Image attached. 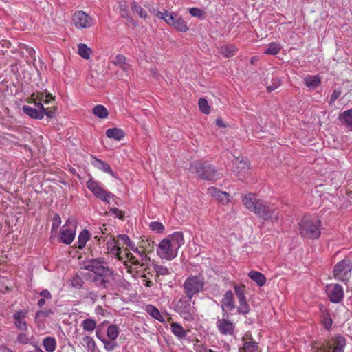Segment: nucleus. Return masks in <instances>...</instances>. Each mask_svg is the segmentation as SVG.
<instances>
[{
    "label": "nucleus",
    "instance_id": "obj_1",
    "mask_svg": "<svg viewBox=\"0 0 352 352\" xmlns=\"http://www.w3.org/2000/svg\"><path fill=\"white\" fill-rule=\"evenodd\" d=\"M189 170L201 179L207 181L215 182L221 177L215 166L207 162H194L190 165Z\"/></svg>",
    "mask_w": 352,
    "mask_h": 352
},
{
    "label": "nucleus",
    "instance_id": "obj_2",
    "mask_svg": "<svg viewBox=\"0 0 352 352\" xmlns=\"http://www.w3.org/2000/svg\"><path fill=\"white\" fill-rule=\"evenodd\" d=\"M299 232L302 237L309 239H318L320 236V221L303 217L298 223Z\"/></svg>",
    "mask_w": 352,
    "mask_h": 352
},
{
    "label": "nucleus",
    "instance_id": "obj_3",
    "mask_svg": "<svg viewBox=\"0 0 352 352\" xmlns=\"http://www.w3.org/2000/svg\"><path fill=\"white\" fill-rule=\"evenodd\" d=\"M254 212L265 221L277 222L279 219V213L277 208L263 200L257 204L256 209Z\"/></svg>",
    "mask_w": 352,
    "mask_h": 352
},
{
    "label": "nucleus",
    "instance_id": "obj_4",
    "mask_svg": "<svg viewBox=\"0 0 352 352\" xmlns=\"http://www.w3.org/2000/svg\"><path fill=\"white\" fill-rule=\"evenodd\" d=\"M156 16L160 19H163L169 25H173L177 30L186 32L188 30L186 23L182 17L175 12H168L167 10L164 12L158 11Z\"/></svg>",
    "mask_w": 352,
    "mask_h": 352
},
{
    "label": "nucleus",
    "instance_id": "obj_5",
    "mask_svg": "<svg viewBox=\"0 0 352 352\" xmlns=\"http://www.w3.org/2000/svg\"><path fill=\"white\" fill-rule=\"evenodd\" d=\"M104 258H97L91 259L84 265V269L95 274V276H100L105 278H109L113 276V272L107 266Z\"/></svg>",
    "mask_w": 352,
    "mask_h": 352
},
{
    "label": "nucleus",
    "instance_id": "obj_6",
    "mask_svg": "<svg viewBox=\"0 0 352 352\" xmlns=\"http://www.w3.org/2000/svg\"><path fill=\"white\" fill-rule=\"evenodd\" d=\"M204 286V279L201 276H190L184 283V292L186 297L192 299V297L199 294Z\"/></svg>",
    "mask_w": 352,
    "mask_h": 352
},
{
    "label": "nucleus",
    "instance_id": "obj_7",
    "mask_svg": "<svg viewBox=\"0 0 352 352\" xmlns=\"http://www.w3.org/2000/svg\"><path fill=\"white\" fill-rule=\"evenodd\" d=\"M191 299L184 297L180 298L175 306V310L179 316L187 321H192L195 309L191 306Z\"/></svg>",
    "mask_w": 352,
    "mask_h": 352
},
{
    "label": "nucleus",
    "instance_id": "obj_8",
    "mask_svg": "<svg viewBox=\"0 0 352 352\" xmlns=\"http://www.w3.org/2000/svg\"><path fill=\"white\" fill-rule=\"evenodd\" d=\"M346 340L342 336H337L331 342H324L318 347L320 352H343Z\"/></svg>",
    "mask_w": 352,
    "mask_h": 352
},
{
    "label": "nucleus",
    "instance_id": "obj_9",
    "mask_svg": "<svg viewBox=\"0 0 352 352\" xmlns=\"http://www.w3.org/2000/svg\"><path fill=\"white\" fill-rule=\"evenodd\" d=\"M157 254L162 258L172 260L177 255V248L173 245L169 238L164 239L158 245Z\"/></svg>",
    "mask_w": 352,
    "mask_h": 352
},
{
    "label": "nucleus",
    "instance_id": "obj_10",
    "mask_svg": "<svg viewBox=\"0 0 352 352\" xmlns=\"http://www.w3.org/2000/svg\"><path fill=\"white\" fill-rule=\"evenodd\" d=\"M87 187L96 197L108 204L109 203L110 198L113 197L112 193L102 188L99 184L94 180L89 179L87 182Z\"/></svg>",
    "mask_w": 352,
    "mask_h": 352
},
{
    "label": "nucleus",
    "instance_id": "obj_11",
    "mask_svg": "<svg viewBox=\"0 0 352 352\" xmlns=\"http://www.w3.org/2000/svg\"><path fill=\"white\" fill-rule=\"evenodd\" d=\"M351 271V263L349 261L342 260L338 263L333 270L335 278L342 281L348 279Z\"/></svg>",
    "mask_w": 352,
    "mask_h": 352
},
{
    "label": "nucleus",
    "instance_id": "obj_12",
    "mask_svg": "<svg viewBox=\"0 0 352 352\" xmlns=\"http://www.w3.org/2000/svg\"><path fill=\"white\" fill-rule=\"evenodd\" d=\"M74 22L77 28H87L92 25L91 18L83 11H77L74 15Z\"/></svg>",
    "mask_w": 352,
    "mask_h": 352
},
{
    "label": "nucleus",
    "instance_id": "obj_13",
    "mask_svg": "<svg viewBox=\"0 0 352 352\" xmlns=\"http://www.w3.org/2000/svg\"><path fill=\"white\" fill-rule=\"evenodd\" d=\"M327 292L329 300L333 302H339L343 298L344 292L342 287L338 284L327 285Z\"/></svg>",
    "mask_w": 352,
    "mask_h": 352
},
{
    "label": "nucleus",
    "instance_id": "obj_14",
    "mask_svg": "<svg viewBox=\"0 0 352 352\" xmlns=\"http://www.w3.org/2000/svg\"><path fill=\"white\" fill-rule=\"evenodd\" d=\"M75 237V225L72 228H68L67 223L65 224L60 230V241L65 244H70Z\"/></svg>",
    "mask_w": 352,
    "mask_h": 352
},
{
    "label": "nucleus",
    "instance_id": "obj_15",
    "mask_svg": "<svg viewBox=\"0 0 352 352\" xmlns=\"http://www.w3.org/2000/svg\"><path fill=\"white\" fill-rule=\"evenodd\" d=\"M221 308L223 312V316H228V313L226 312L225 308L228 309V310L231 311L233 310L235 308V303L234 300V294L231 290L227 291L221 301Z\"/></svg>",
    "mask_w": 352,
    "mask_h": 352
},
{
    "label": "nucleus",
    "instance_id": "obj_16",
    "mask_svg": "<svg viewBox=\"0 0 352 352\" xmlns=\"http://www.w3.org/2000/svg\"><path fill=\"white\" fill-rule=\"evenodd\" d=\"M208 192L210 196L215 199V200L221 202L223 204L229 202L230 195L224 191H221L215 187H210L208 189Z\"/></svg>",
    "mask_w": 352,
    "mask_h": 352
},
{
    "label": "nucleus",
    "instance_id": "obj_17",
    "mask_svg": "<svg viewBox=\"0 0 352 352\" xmlns=\"http://www.w3.org/2000/svg\"><path fill=\"white\" fill-rule=\"evenodd\" d=\"M217 327L223 335H232L234 333V324L226 318L219 319L217 322Z\"/></svg>",
    "mask_w": 352,
    "mask_h": 352
},
{
    "label": "nucleus",
    "instance_id": "obj_18",
    "mask_svg": "<svg viewBox=\"0 0 352 352\" xmlns=\"http://www.w3.org/2000/svg\"><path fill=\"white\" fill-rule=\"evenodd\" d=\"M242 201L247 209L254 212L255 209H256L257 204L261 202V200L254 198L252 194H248L242 197Z\"/></svg>",
    "mask_w": 352,
    "mask_h": 352
},
{
    "label": "nucleus",
    "instance_id": "obj_19",
    "mask_svg": "<svg viewBox=\"0 0 352 352\" xmlns=\"http://www.w3.org/2000/svg\"><path fill=\"white\" fill-rule=\"evenodd\" d=\"M338 120L349 131H352V109L341 113L338 116Z\"/></svg>",
    "mask_w": 352,
    "mask_h": 352
},
{
    "label": "nucleus",
    "instance_id": "obj_20",
    "mask_svg": "<svg viewBox=\"0 0 352 352\" xmlns=\"http://www.w3.org/2000/svg\"><path fill=\"white\" fill-rule=\"evenodd\" d=\"M30 99L32 100H38L45 104H50L54 100V98L50 93L45 94L44 92H36L32 94Z\"/></svg>",
    "mask_w": 352,
    "mask_h": 352
},
{
    "label": "nucleus",
    "instance_id": "obj_21",
    "mask_svg": "<svg viewBox=\"0 0 352 352\" xmlns=\"http://www.w3.org/2000/svg\"><path fill=\"white\" fill-rule=\"evenodd\" d=\"M30 99L32 100H38L45 104H50L54 100V98L50 93L45 94L44 92H36L32 94Z\"/></svg>",
    "mask_w": 352,
    "mask_h": 352
},
{
    "label": "nucleus",
    "instance_id": "obj_22",
    "mask_svg": "<svg viewBox=\"0 0 352 352\" xmlns=\"http://www.w3.org/2000/svg\"><path fill=\"white\" fill-rule=\"evenodd\" d=\"M91 164L97 168L105 173H109L113 177H116L115 173L112 170L111 166L107 163L102 161L101 160L94 157V160L92 161Z\"/></svg>",
    "mask_w": 352,
    "mask_h": 352
},
{
    "label": "nucleus",
    "instance_id": "obj_23",
    "mask_svg": "<svg viewBox=\"0 0 352 352\" xmlns=\"http://www.w3.org/2000/svg\"><path fill=\"white\" fill-rule=\"evenodd\" d=\"M23 112L28 116L34 119H42L44 116L43 111L40 109L25 105L23 107Z\"/></svg>",
    "mask_w": 352,
    "mask_h": 352
},
{
    "label": "nucleus",
    "instance_id": "obj_24",
    "mask_svg": "<svg viewBox=\"0 0 352 352\" xmlns=\"http://www.w3.org/2000/svg\"><path fill=\"white\" fill-rule=\"evenodd\" d=\"M168 238L170 239L173 245L177 248V250L184 243V235L182 232H175L169 235Z\"/></svg>",
    "mask_w": 352,
    "mask_h": 352
},
{
    "label": "nucleus",
    "instance_id": "obj_25",
    "mask_svg": "<svg viewBox=\"0 0 352 352\" xmlns=\"http://www.w3.org/2000/svg\"><path fill=\"white\" fill-rule=\"evenodd\" d=\"M304 82L307 87L314 89L320 85L321 80L318 75L307 76L304 78Z\"/></svg>",
    "mask_w": 352,
    "mask_h": 352
},
{
    "label": "nucleus",
    "instance_id": "obj_26",
    "mask_svg": "<svg viewBox=\"0 0 352 352\" xmlns=\"http://www.w3.org/2000/svg\"><path fill=\"white\" fill-rule=\"evenodd\" d=\"M248 276L252 280L256 283V284L261 287L265 284L266 278L262 273L256 271H250L248 274Z\"/></svg>",
    "mask_w": 352,
    "mask_h": 352
},
{
    "label": "nucleus",
    "instance_id": "obj_27",
    "mask_svg": "<svg viewBox=\"0 0 352 352\" xmlns=\"http://www.w3.org/2000/svg\"><path fill=\"white\" fill-rule=\"evenodd\" d=\"M106 135L109 138L120 141L124 137V131L118 128L109 129L106 131Z\"/></svg>",
    "mask_w": 352,
    "mask_h": 352
},
{
    "label": "nucleus",
    "instance_id": "obj_28",
    "mask_svg": "<svg viewBox=\"0 0 352 352\" xmlns=\"http://www.w3.org/2000/svg\"><path fill=\"white\" fill-rule=\"evenodd\" d=\"M170 328L172 333L180 339L184 338L186 336V331L182 327V325L177 322H172L170 324Z\"/></svg>",
    "mask_w": 352,
    "mask_h": 352
},
{
    "label": "nucleus",
    "instance_id": "obj_29",
    "mask_svg": "<svg viewBox=\"0 0 352 352\" xmlns=\"http://www.w3.org/2000/svg\"><path fill=\"white\" fill-rule=\"evenodd\" d=\"M236 170L239 174L245 175L249 170L250 163L248 160H238L235 161Z\"/></svg>",
    "mask_w": 352,
    "mask_h": 352
},
{
    "label": "nucleus",
    "instance_id": "obj_30",
    "mask_svg": "<svg viewBox=\"0 0 352 352\" xmlns=\"http://www.w3.org/2000/svg\"><path fill=\"white\" fill-rule=\"evenodd\" d=\"M146 311L147 313L152 316L153 318L161 322H164V320L162 316L161 315L160 311L153 305H148L146 308Z\"/></svg>",
    "mask_w": 352,
    "mask_h": 352
},
{
    "label": "nucleus",
    "instance_id": "obj_31",
    "mask_svg": "<svg viewBox=\"0 0 352 352\" xmlns=\"http://www.w3.org/2000/svg\"><path fill=\"white\" fill-rule=\"evenodd\" d=\"M43 345L47 352H54L56 349V342L52 337H47L43 341Z\"/></svg>",
    "mask_w": 352,
    "mask_h": 352
},
{
    "label": "nucleus",
    "instance_id": "obj_32",
    "mask_svg": "<svg viewBox=\"0 0 352 352\" xmlns=\"http://www.w3.org/2000/svg\"><path fill=\"white\" fill-rule=\"evenodd\" d=\"M89 239V231L87 230H83L78 236V248L79 249H83Z\"/></svg>",
    "mask_w": 352,
    "mask_h": 352
},
{
    "label": "nucleus",
    "instance_id": "obj_33",
    "mask_svg": "<svg viewBox=\"0 0 352 352\" xmlns=\"http://www.w3.org/2000/svg\"><path fill=\"white\" fill-rule=\"evenodd\" d=\"M93 113L100 118H106L108 116V111L107 109L101 104L96 105L93 109Z\"/></svg>",
    "mask_w": 352,
    "mask_h": 352
},
{
    "label": "nucleus",
    "instance_id": "obj_34",
    "mask_svg": "<svg viewBox=\"0 0 352 352\" xmlns=\"http://www.w3.org/2000/svg\"><path fill=\"white\" fill-rule=\"evenodd\" d=\"M78 54L85 59H89L90 58V54L91 53V48L88 47L87 45L84 43H80L78 46Z\"/></svg>",
    "mask_w": 352,
    "mask_h": 352
},
{
    "label": "nucleus",
    "instance_id": "obj_35",
    "mask_svg": "<svg viewBox=\"0 0 352 352\" xmlns=\"http://www.w3.org/2000/svg\"><path fill=\"white\" fill-rule=\"evenodd\" d=\"M131 10L142 19H146L148 17L146 11L135 1H133L131 3Z\"/></svg>",
    "mask_w": 352,
    "mask_h": 352
},
{
    "label": "nucleus",
    "instance_id": "obj_36",
    "mask_svg": "<svg viewBox=\"0 0 352 352\" xmlns=\"http://www.w3.org/2000/svg\"><path fill=\"white\" fill-rule=\"evenodd\" d=\"M107 336L110 340H116L119 336V329L116 324H111L107 329Z\"/></svg>",
    "mask_w": 352,
    "mask_h": 352
},
{
    "label": "nucleus",
    "instance_id": "obj_37",
    "mask_svg": "<svg viewBox=\"0 0 352 352\" xmlns=\"http://www.w3.org/2000/svg\"><path fill=\"white\" fill-rule=\"evenodd\" d=\"M82 327L85 331L91 332L96 327V322L91 318H87L82 321Z\"/></svg>",
    "mask_w": 352,
    "mask_h": 352
},
{
    "label": "nucleus",
    "instance_id": "obj_38",
    "mask_svg": "<svg viewBox=\"0 0 352 352\" xmlns=\"http://www.w3.org/2000/svg\"><path fill=\"white\" fill-rule=\"evenodd\" d=\"M244 352H259L257 342L255 341L245 342L243 346Z\"/></svg>",
    "mask_w": 352,
    "mask_h": 352
},
{
    "label": "nucleus",
    "instance_id": "obj_39",
    "mask_svg": "<svg viewBox=\"0 0 352 352\" xmlns=\"http://www.w3.org/2000/svg\"><path fill=\"white\" fill-rule=\"evenodd\" d=\"M92 281L96 283L98 286L103 288H107L110 283L109 278H105L100 276H94Z\"/></svg>",
    "mask_w": 352,
    "mask_h": 352
},
{
    "label": "nucleus",
    "instance_id": "obj_40",
    "mask_svg": "<svg viewBox=\"0 0 352 352\" xmlns=\"http://www.w3.org/2000/svg\"><path fill=\"white\" fill-rule=\"evenodd\" d=\"M234 292L237 296V298L239 301H243V300H245V286L243 285H234Z\"/></svg>",
    "mask_w": 352,
    "mask_h": 352
},
{
    "label": "nucleus",
    "instance_id": "obj_41",
    "mask_svg": "<svg viewBox=\"0 0 352 352\" xmlns=\"http://www.w3.org/2000/svg\"><path fill=\"white\" fill-rule=\"evenodd\" d=\"M127 261H125L124 265L128 267L127 263L129 262L134 265L143 266L144 263H141L136 257L131 252L124 253Z\"/></svg>",
    "mask_w": 352,
    "mask_h": 352
},
{
    "label": "nucleus",
    "instance_id": "obj_42",
    "mask_svg": "<svg viewBox=\"0 0 352 352\" xmlns=\"http://www.w3.org/2000/svg\"><path fill=\"white\" fill-rule=\"evenodd\" d=\"M54 311L50 308H45L41 310L38 311L36 313V319H39L41 318L50 317L54 315Z\"/></svg>",
    "mask_w": 352,
    "mask_h": 352
},
{
    "label": "nucleus",
    "instance_id": "obj_43",
    "mask_svg": "<svg viewBox=\"0 0 352 352\" xmlns=\"http://www.w3.org/2000/svg\"><path fill=\"white\" fill-rule=\"evenodd\" d=\"M199 107L200 111L205 113V114H209L210 112V107L208 105V102L204 98H201L199 100Z\"/></svg>",
    "mask_w": 352,
    "mask_h": 352
},
{
    "label": "nucleus",
    "instance_id": "obj_44",
    "mask_svg": "<svg viewBox=\"0 0 352 352\" xmlns=\"http://www.w3.org/2000/svg\"><path fill=\"white\" fill-rule=\"evenodd\" d=\"M102 343L104 344V348L107 351H113L118 346L116 340H107L106 338L104 340H102Z\"/></svg>",
    "mask_w": 352,
    "mask_h": 352
},
{
    "label": "nucleus",
    "instance_id": "obj_45",
    "mask_svg": "<svg viewBox=\"0 0 352 352\" xmlns=\"http://www.w3.org/2000/svg\"><path fill=\"white\" fill-rule=\"evenodd\" d=\"M239 306L237 308V312L239 314L245 315L250 311V306L245 300L239 301Z\"/></svg>",
    "mask_w": 352,
    "mask_h": 352
},
{
    "label": "nucleus",
    "instance_id": "obj_46",
    "mask_svg": "<svg viewBox=\"0 0 352 352\" xmlns=\"http://www.w3.org/2000/svg\"><path fill=\"white\" fill-rule=\"evenodd\" d=\"M265 84L267 85V89L268 92H272V91L276 89L280 85V80L278 78H272L271 79V83L269 84L267 81H265Z\"/></svg>",
    "mask_w": 352,
    "mask_h": 352
},
{
    "label": "nucleus",
    "instance_id": "obj_47",
    "mask_svg": "<svg viewBox=\"0 0 352 352\" xmlns=\"http://www.w3.org/2000/svg\"><path fill=\"white\" fill-rule=\"evenodd\" d=\"M280 50V47L278 44L275 43H272L265 50L264 53L267 54L276 55L279 52Z\"/></svg>",
    "mask_w": 352,
    "mask_h": 352
},
{
    "label": "nucleus",
    "instance_id": "obj_48",
    "mask_svg": "<svg viewBox=\"0 0 352 352\" xmlns=\"http://www.w3.org/2000/svg\"><path fill=\"white\" fill-rule=\"evenodd\" d=\"M153 268L156 272V276L159 277L160 276H164L166 274H170V272L169 269H168L166 267L160 265H155L153 266Z\"/></svg>",
    "mask_w": 352,
    "mask_h": 352
},
{
    "label": "nucleus",
    "instance_id": "obj_49",
    "mask_svg": "<svg viewBox=\"0 0 352 352\" xmlns=\"http://www.w3.org/2000/svg\"><path fill=\"white\" fill-rule=\"evenodd\" d=\"M111 245H112V249L111 250L112 251H114L116 250V254L118 255V256L119 257L120 259H122L123 258V256L121 255L122 254V250H121V248L120 247V243L118 241H116L114 238H112V236H111Z\"/></svg>",
    "mask_w": 352,
    "mask_h": 352
},
{
    "label": "nucleus",
    "instance_id": "obj_50",
    "mask_svg": "<svg viewBox=\"0 0 352 352\" xmlns=\"http://www.w3.org/2000/svg\"><path fill=\"white\" fill-rule=\"evenodd\" d=\"M83 342L86 344L88 351L93 352L96 348V343L92 337L86 336L83 338Z\"/></svg>",
    "mask_w": 352,
    "mask_h": 352
},
{
    "label": "nucleus",
    "instance_id": "obj_51",
    "mask_svg": "<svg viewBox=\"0 0 352 352\" xmlns=\"http://www.w3.org/2000/svg\"><path fill=\"white\" fill-rule=\"evenodd\" d=\"M235 48L233 46H223L221 49V54L227 58L233 56L235 53Z\"/></svg>",
    "mask_w": 352,
    "mask_h": 352
},
{
    "label": "nucleus",
    "instance_id": "obj_52",
    "mask_svg": "<svg viewBox=\"0 0 352 352\" xmlns=\"http://www.w3.org/2000/svg\"><path fill=\"white\" fill-rule=\"evenodd\" d=\"M119 8L122 17L127 19L131 23L133 24V25H136L135 22L133 20L131 17L129 16L128 10L126 9V6L120 4Z\"/></svg>",
    "mask_w": 352,
    "mask_h": 352
},
{
    "label": "nucleus",
    "instance_id": "obj_53",
    "mask_svg": "<svg viewBox=\"0 0 352 352\" xmlns=\"http://www.w3.org/2000/svg\"><path fill=\"white\" fill-rule=\"evenodd\" d=\"M150 228L157 233H162L164 230L163 224L158 221H153L150 223Z\"/></svg>",
    "mask_w": 352,
    "mask_h": 352
},
{
    "label": "nucleus",
    "instance_id": "obj_54",
    "mask_svg": "<svg viewBox=\"0 0 352 352\" xmlns=\"http://www.w3.org/2000/svg\"><path fill=\"white\" fill-rule=\"evenodd\" d=\"M189 12L192 16L198 17L199 19H204L205 16L204 10L199 8H192L189 10Z\"/></svg>",
    "mask_w": 352,
    "mask_h": 352
},
{
    "label": "nucleus",
    "instance_id": "obj_55",
    "mask_svg": "<svg viewBox=\"0 0 352 352\" xmlns=\"http://www.w3.org/2000/svg\"><path fill=\"white\" fill-rule=\"evenodd\" d=\"M142 247L144 248V252H151L153 251L154 248V241L146 240H142Z\"/></svg>",
    "mask_w": 352,
    "mask_h": 352
},
{
    "label": "nucleus",
    "instance_id": "obj_56",
    "mask_svg": "<svg viewBox=\"0 0 352 352\" xmlns=\"http://www.w3.org/2000/svg\"><path fill=\"white\" fill-rule=\"evenodd\" d=\"M109 212L114 214L116 217H118L120 220H124V213L122 210H119L117 208H111L109 210Z\"/></svg>",
    "mask_w": 352,
    "mask_h": 352
},
{
    "label": "nucleus",
    "instance_id": "obj_57",
    "mask_svg": "<svg viewBox=\"0 0 352 352\" xmlns=\"http://www.w3.org/2000/svg\"><path fill=\"white\" fill-rule=\"evenodd\" d=\"M322 323L326 329H329L332 325V320L329 314H326L323 317Z\"/></svg>",
    "mask_w": 352,
    "mask_h": 352
},
{
    "label": "nucleus",
    "instance_id": "obj_58",
    "mask_svg": "<svg viewBox=\"0 0 352 352\" xmlns=\"http://www.w3.org/2000/svg\"><path fill=\"white\" fill-rule=\"evenodd\" d=\"M15 325L18 329L21 330L26 331L28 329L27 323L24 320V319H19V320H15Z\"/></svg>",
    "mask_w": 352,
    "mask_h": 352
},
{
    "label": "nucleus",
    "instance_id": "obj_59",
    "mask_svg": "<svg viewBox=\"0 0 352 352\" xmlns=\"http://www.w3.org/2000/svg\"><path fill=\"white\" fill-rule=\"evenodd\" d=\"M27 314H28V312L26 311H23V310L16 311L14 313L13 318L15 320H19V319H24L25 318H26Z\"/></svg>",
    "mask_w": 352,
    "mask_h": 352
},
{
    "label": "nucleus",
    "instance_id": "obj_60",
    "mask_svg": "<svg viewBox=\"0 0 352 352\" xmlns=\"http://www.w3.org/2000/svg\"><path fill=\"white\" fill-rule=\"evenodd\" d=\"M341 93L342 92L340 89H335L331 96L329 104H333L335 102V101L340 97V96L341 95Z\"/></svg>",
    "mask_w": 352,
    "mask_h": 352
},
{
    "label": "nucleus",
    "instance_id": "obj_61",
    "mask_svg": "<svg viewBox=\"0 0 352 352\" xmlns=\"http://www.w3.org/2000/svg\"><path fill=\"white\" fill-rule=\"evenodd\" d=\"M17 341L21 344H27L30 341V338L25 333H19L17 336Z\"/></svg>",
    "mask_w": 352,
    "mask_h": 352
},
{
    "label": "nucleus",
    "instance_id": "obj_62",
    "mask_svg": "<svg viewBox=\"0 0 352 352\" xmlns=\"http://www.w3.org/2000/svg\"><path fill=\"white\" fill-rule=\"evenodd\" d=\"M125 61H126V57L123 55L118 54L115 57L114 60H113V63L116 65L118 66L120 64L124 63Z\"/></svg>",
    "mask_w": 352,
    "mask_h": 352
},
{
    "label": "nucleus",
    "instance_id": "obj_63",
    "mask_svg": "<svg viewBox=\"0 0 352 352\" xmlns=\"http://www.w3.org/2000/svg\"><path fill=\"white\" fill-rule=\"evenodd\" d=\"M61 223V219L59 214H55L52 219V228H57Z\"/></svg>",
    "mask_w": 352,
    "mask_h": 352
},
{
    "label": "nucleus",
    "instance_id": "obj_64",
    "mask_svg": "<svg viewBox=\"0 0 352 352\" xmlns=\"http://www.w3.org/2000/svg\"><path fill=\"white\" fill-rule=\"evenodd\" d=\"M55 111H56V107L45 108L44 115H46L47 117H48L50 118H54L55 116Z\"/></svg>",
    "mask_w": 352,
    "mask_h": 352
}]
</instances>
